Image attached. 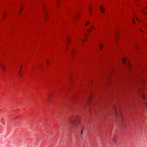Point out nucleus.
<instances>
[{
  "instance_id": "3",
  "label": "nucleus",
  "mask_w": 147,
  "mask_h": 147,
  "mask_svg": "<svg viewBox=\"0 0 147 147\" xmlns=\"http://www.w3.org/2000/svg\"><path fill=\"white\" fill-rule=\"evenodd\" d=\"M122 61L124 64H126L127 63L128 66H129V63L127 60H126L125 58H123L122 59Z\"/></svg>"
},
{
  "instance_id": "9",
  "label": "nucleus",
  "mask_w": 147,
  "mask_h": 147,
  "mask_svg": "<svg viewBox=\"0 0 147 147\" xmlns=\"http://www.w3.org/2000/svg\"><path fill=\"white\" fill-rule=\"evenodd\" d=\"M21 70H20L18 74L21 77L22 76V74L20 73Z\"/></svg>"
},
{
  "instance_id": "1",
  "label": "nucleus",
  "mask_w": 147,
  "mask_h": 147,
  "mask_svg": "<svg viewBox=\"0 0 147 147\" xmlns=\"http://www.w3.org/2000/svg\"><path fill=\"white\" fill-rule=\"evenodd\" d=\"M113 113H114L115 116V118L118 120L122 121L123 117L121 115V112L119 111V112H118L117 111V108L114 107L113 108Z\"/></svg>"
},
{
  "instance_id": "4",
  "label": "nucleus",
  "mask_w": 147,
  "mask_h": 147,
  "mask_svg": "<svg viewBox=\"0 0 147 147\" xmlns=\"http://www.w3.org/2000/svg\"><path fill=\"white\" fill-rule=\"evenodd\" d=\"M0 66L1 67L2 69L3 70V71H5V68L4 67V65H3L2 63L0 62Z\"/></svg>"
},
{
  "instance_id": "23",
  "label": "nucleus",
  "mask_w": 147,
  "mask_h": 147,
  "mask_svg": "<svg viewBox=\"0 0 147 147\" xmlns=\"http://www.w3.org/2000/svg\"><path fill=\"white\" fill-rule=\"evenodd\" d=\"M77 17V16H76V17H75V18H76V17Z\"/></svg>"
},
{
  "instance_id": "18",
  "label": "nucleus",
  "mask_w": 147,
  "mask_h": 147,
  "mask_svg": "<svg viewBox=\"0 0 147 147\" xmlns=\"http://www.w3.org/2000/svg\"><path fill=\"white\" fill-rule=\"evenodd\" d=\"M113 140L115 142V138L113 139Z\"/></svg>"
},
{
  "instance_id": "7",
  "label": "nucleus",
  "mask_w": 147,
  "mask_h": 147,
  "mask_svg": "<svg viewBox=\"0 0 147 147\" xmlns=\"http://www.w3.org/2000/svg\"><path fill=\"white\" fill-rule=\"evenodd\" d=\"M92 97L90 96L88 99V104H89L90 102V100L91 99Z\"/></svg>"
},
{
  "instance_id": "8",
  "label": "nucleus",
  "mask_w": 147,
  "mask_h": 147,
  "mask_svg": "<svg viewBox=\"0 0 147 147\" xmlns=\"http://www.w3.org/2000/svg\"><path fill=\"white\" fill-rule=\"evenodd\" d=\"M103 46V45L102 44H100V49L101 50H102Z\"/></svg>"
},
{
  "instance_id": "2",
  "label": "nucleus",
  "mask_w": 147,
  "mask_h": 147,
  "mask_svg": "<svg viewBox=\"0 0 147 147\" xmlns=\"http://www.w3.org/2000/svg\"><path fill=\"white\" fill-rule=\"evenodd\" d=\"M78 120H74L73 119H70L69 121L68 124L71 126L73 129H75L78 123Z\"/></svg>"
},
{
  "instance_id": "25",
  "label": "nucleus",
  "mask_w": 147,
  "mask_h": 147,
  "mask_svg": "<svg viewBox=\"0 0 147 147\" xmlns=\"http://www.w3.org/2000/svg\"><path fill=\"white\" fill-rule=\"evenodd\" d=\"M146 26H147V24H146Z\"/></svg>"
},
{
  "instance_id": "20",
  "label": "nucleus",
  "mask_w": 147,
  "mask_h": 147,
  "mask_svg": "<svg viewBox=\"0 0 147 147\" xmlns=\"http://www.w3.org/2000/svg\"><path fill=\"white\" fill-rule=\"evenodd\" d=\"M46 61H47V64H48V63H49L48 61L47 60Z\"/></svg>"
},
{
  "instance_id": "5",
  "label": "nucleus",
  "mask_w": 147,
  "mask_h": 147,
  "mask_svg": "<svg viewBox=\"0 0 147 147\" xmlns=\"http://www.w3.org/2000/svg\"><path fill=\"white\" fill-rule=\"evenodd\" d=\"M142 100L144 102H145V101H146V99L145 98V97H144L143 96L142 94Z\"/></svg>"
},
{
  "instance_id": "12",
  "label": "nucleus",
  "mask_w": 147,
  "mask_h": 147,
  "mask_svg": "<svg viewBox=\"0 0 147 147\" xmlns=\"http://www.w3.org/2000/svg\"><path fill=\"white\" fill-rule=\"evenodd\" d=\"M4 121V120L3 119H2L1 120V123H2V124H3V122Z\"/></svg>"
},
{
  "instance_id": "26",
  "label": "nucleus",
  "mask_w": 147,
  "mask_h": 147,
  "mask_svg": "<svg viewBox=\"0 0 147 147\" xmlns=\"http://www.w3.org/2000/svg\"><path fill=\"white\" fill-rule=\"evenodd\" d=\"M136 20H138L137 18H136Z\"/></svg>"
},
{
  "instance_id": "6",
  "label": "nucleus",
  "mask_w": 147,
  "mask_h": 147,
  "mask_svg": "<svg viewBox=\"0 0 147 147\" xmlns=\"http://www.w3.org/2000/svg\"><path fill=\"white\" fill-rule=\"evenodd\" d=\"M100 10L101 11L102 13H104V9L101 6H100Z\"/></svg>"
},
{
  "instance_id": "15",
  "label": "nucleus",
  "mask_w": 147,
  "mask_h": 147,
  "mask_svg": "<svg viewBox=\"0 0 147 147\" xmlns=\"http://www.w3.org/2000/svg\"><path fill=\"white\" fill-rule=\"evenodd\" d=\"M88 8H89V11H90V13L91 14H92L91 13L90 11V10L91 9V8L90 7H89Z\"/></svg>"
},
{
  "instance_id": "19",
  "label": "nucleus",
  "mask_w": 147,
  "mask_h": 147,
  "mask_svg": "<svg viewBox=\"0 0 147 147\" xmlns=\"http://www.w3.org/2000/svg\"><path fill=\"white\" fill-rule=\"evenodd\" d=\"M133 22L134 23H135V22H134V19H133Z\"/></svg>"
},
{
  "instance_id": "21",
  "label": "nucleus",
  "mask_w": 147,
  "mask_h": 147,
  "mask_svg": "<svg viewBox=\"0 0 147 147\" xmlns=\"http://www.w3.org/2000/svg\"><path fill=\"white\" fill-rule=\"evenodd\" d=\"M92 28L93 29H94V26H92Z\"/></svg>"
},
{
  "instance_id": "14",
  "label": "nucleus",
  "mask_w": 147,
  "mask_h": 147,
  "mask_svg": "<svg viewBox=\"0 0 147 147\" xmlns=\"http://www.w3.org/2000/svg\"><path fill=\"white\" fill-rule=\"evenodd\" d=\"M70 39V38L69 37H67V41L68 42V43H69V40Z\"/></svg>"
},
{
  "instance_id": "17",
  "label": "nucleus",
  "mask_w": 147,
  "mask_h": 147,
  "mask_svg": "<svg viewBox=\"0 0 147 147\" xmlns=\"http://www.w3.org/2000/svg\"><path fill=\"white\" fill-rule=\"evenodd\" d=\"M80 40L82 42H84L86 41V40H82V39H81Z\"/></svg>"
},
{
  "instance_id": "11",
  "label": "nucleus",
  "mask_w": 147,
  "mask_h": 147,
  "mask_svg": "<svg viewBox=\"0 0 147 147\" xmlns=\"http://www.w3.org/2000/svg\"><path fill=\"white\" fill-rule=\"evenodd\" d=\"M141 11L142 12H143L146 15H147V14H146V12L144 10H142Z\"/></svg>"
},
{
  "instance_id": "24",
  "label": "nucleus",
  "mask_w": 147,
  "mask_h": 147,
  "mask_svg": "<svg viewBox=\"0 0 147 147\" xmlns=\"http://www.w3.org/2000/svg\"><path fill=\"white\" fill-rule=\"evenodd\" d=\"M147 106V104H145Z\"/></svg>"
},
{
  "instance_id": "16",
  "label": "nucleus",
  "mask_w": 147,
  "mask_h": 147,
  "mask_svg": "<svg viewBox=\"0 0 147 147\" xmlns=\"http://www.w3.org/2000/svg\"><path fill=\"white\" fill-rule=\"evenodd\" d=\"M89 23V22H87L85 24V25H87Z\"/></svg>"
},
{
  "instance_id": "27",
  "label": "nucleus",
  "mask_w": 147,
  "mask_h": 147,
  "mask_svg": "<svg viewBox=\"0 0 147 147\" xmlns=\"http://www.w3.org/2000/svg\"><path fill=\"white\" fill-rule=\"evenodd\" d=\"M118 37V36H117V37Z\"/></svg>"
},
{
  "instance_id": "22",
  "label": "nucleus",
  "mask_w": 147,
  "mask_h": 147,
  "mask_svg": "<svg viewBox=\"0 0 147 147\" xmlns=\"http://www.w3.org/2000/svg\"><path fill=\"white\" fill-rule=\"evenodd\" d=\"M74 51H75V50H72V52H74Z\"/></svg>"
},
{
  "instance_id": "10",
  "label": "nucleus",
  "mask_w": 147,
  "mask_h": 147,
  "mask_svg": "<svg viewBox=\"0 0 147 147\" xmlns=\"http://www.w3.org/2000/svg\"><path fill=\"white\" fill-rule=\"evenodd\" d=\"M83 130H84V129L83 128L82 129V130L81 131V136H82V135L83 134Z\"/></svg>"
},
{
  "instance_id": "13",
  "label": "nucleus",
  "mask_w": 147,
  "mask_h": 147,
  "mask_svg": "<svg viewBox=\"0 0 147 147\" xmlns=\"http://www.w3.org/2000/svg\"><path fill=\"white\" fill-rule=\"evenodd\" d=\"M87 32H89V33H91V31H90V30L88 29V30H87Z\"/></svg>"
}]
</instances>
